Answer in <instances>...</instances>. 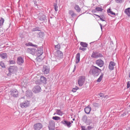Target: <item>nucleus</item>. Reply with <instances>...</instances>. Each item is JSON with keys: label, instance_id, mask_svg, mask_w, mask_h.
I'll list each match as a JSON object with an SVG mask.
<instances>
[{"label": "nucleus", "instance_id": "55", "mask_svg": "<svg viewBox=\"0 0 130 130\" xmlns=\"http://www.w3.org/2000/svg\"><path fill=\"white\" fill-rule=\"evenodd\" d=\"M101 27V30H102V26H101L100 27Z\"/></svg>", "mask_w": 130, "mask_h": 130}, {"label": "nucleus", "instance_id": "40", "mask_svg": "<svg viewBox=\"0 0 130 130\" xmlns=\"http://www.w3.org/2000/svg\"><path fill=\"white\" fill-rule=\"evenodd\" d=\"M0 66H1L3 68H5V65L4 62H3L1 61L0 62Z\"/></svg>", "mask_w": 130, "mask_h": 130}, {"label": "nucleus", "instance_id": "43", "mask_svg": "<svg viewBox=\"0 0 130 130\" xmlns=\"http://www.w3.org/2000/svg\"><path fill=\"white\" fill-rule=\"evenodd\" d=\"M84 47L80 46L79 47V50L82 51H85L86 50V48H84Z\"/></svg>", "mask_w": 130, "mask_h": 130}, {"label": "nucleus", "instance_id": "31", "mask_svg": "<svg viewBox=\"0 0 130 130\" xmlns=\"http://www.w3.org/2000/svg\"><path fill=\"white\" fill-rule=\"evenodd\" d=\"M107 12L108 13H109V14H112V15H115V13L112 12V11L111 10V9H109L108 10H107Z\"/></svg>", "mask_w": 130, "mask_h": 130}, {"label": "nucleus", "instance_id": "27", "mask_svg": "<svg viewBox=\"0 0 130 130\" xmlns=\"http://www.w3.org/2000/svg\"><path fill=\"white\" fill-rule=\"evenodd\" d=\"M56 112L57 114L61 116H62L63 114V112L60 109H56Z\"/></svg>", "mask_w": 130, "mask_h": 130}, {"label": "nucleus", "instance_id": "6", "mask_svg": "<svg viewBox=\"0 0 130 130\" xmlns=\"http://www.w3.org/2000/svg\"><path fill=\"white\" fill-rule=\"evenodd\" d=\"M30 104L29 101H26L20 104V106L22 108H26L28 107Z\"/></svg>", "mask_w": 130, "mask_h": 130}, {"label": "nucleus", "instance_id": "23", "mask_svg": "<svg viewBox=\"0 0 130 130\" xmlns=\"http://www.w3.org/2000/svg\"><path fill=\"white\" fill-rule=\"evenodd\" d=\"M94 15L97 16L98 17H99L100 18V20H101L102 21H105V19H106L105 17L104 16V15H97L96 14H94Z\"/></svg>", "mask_w": 130, "mask_h": 130}, {"label": "nucleus", "instance_id": "53", "mask_svg": "<svg viewBox=\"0 0 130 130\" xmlns=\"http://www.w3.org/2000/svg\"><path fill=\"white\" fill-rule=\"evenodd\" d=\"M3 25L1 23H0V28H1Z\"/></svg>", "mask_w": 130, "mask_h": 130}, {"label": "nucleus", "instance_id": "21", "mask_svg": "<svg viewBox=\"0 0 130 130\" xmlns=\"http://www.w3.org/2000/svg\"><path fill=\"white\" fill-rule=\"evenodd\" d=\"M91 109V108L88 106L87 107H85L84 110L85 112L87 114H89Z\"/></svg>", "mask_w": 130, "mask_h": 130}, {"label": "nucleus", "instance_id": "24", "mask_svg": "<svg viewBox=\"0 0 130 130\" xmlns=\"http://www.w3.org/2000/svg\"><path fill=\"white\" fill-rule=\"evenodd\" d=\"M26 95L27 97H30L32 95V93L30 90H27L26 92Z\"/></svg>", "mask_w": 130, "mask_h": 130}, {"label": "nucleus", "instance_id": "10", "mask_svg": "<svg viewBox=\"0 0 130 130\" xmlns=\"http://www.w3.org/2000/svg\"><path fill=\"white\" fill-rule=\"evenodd\" d=\"M27 52L32 55H35L36 54L37 50L35 48H28L27 50Z\"/></svg>", "mask_w": 130, "mask_h": 130}, {"label": "nucleus", "instance_id": "48", "mask_svg": "<svg viewBox=\"0 0 130 130\" xmlns=\"http://www.w3.org/2000/svg\"><path fill=\"white\" fill-rule=\"evenodd\" d=\"M130 87V81H129L128 82L127 84V88H128Z\"/></svg>", "mask_w": 130, "mask_h": 130}, {"label": "nucleus", "instance_id": "57", "mask_svg": "<svg viewBox=\"0 0 130 130\" xmlns=\"http://www.w3.org/2000/svg\"><path fill=\"white\" fill-rule=\"evenodd\" d=\"M74 119H73V120H74Z\"/></svg>", "mask_w": 130, "mask_h": 130}, {"label": "nucleus", "instance_id": "17", "mask_svg": "<svg viewBox=\"0 0 130 130\" xmlns=\"http://www.w3.org/2000/svg\"><path fill=\"white\" fill-rule=\"evenodd\" d=\"M95 63L101 67L103 66L104 64V61L101 59L97 60L95 62Z\"/></svg>", "mask_w": 130, "mask_h": 130}, {"label": "nucleus", "instance_id": "30", "mask_svg": "<svg viewBox=\"0 0 130 130\" xmlns=\"http://www.w3.org/2000/svg\"><path fill=\"white\" fill-rule=\"evenodd\" d=\"M1 56L3 59L7 58V54L6 53H3L1 55Z\"/></svg>", "mask_w": 130, "mask_h": 130}, {"label": "nucleus", "instance_id": "22", "mask_svg": "<svg viewBox=\"0 0 130 130\" xmlns=\"http://www.w3.org/2000/svg\"><path fill=\"white\" fill-rule=\"evenodd\" d=\"M38 19L41 21H44L45 19V16L43 14L39 16L38 17Z\"/></svg>", "mask_w": 130, "mask_h": 130}, {"label": "nucleus", "instance_id": "49", "mask_svg": "<svg viewBox=\"0 0 130 130\" xmlns=\"http://www.w3.org/2000/svg\"><path fill=\"white\" fill-rule=\"evenodd\" d=\"M56 57H54L52 58V61H57V60L56 58Z\"/></svg>", "mask_w": 130, "mask_h": 130}, {"label": "nucleus", "instance_id": "33", "mask_svg": "<svg viewBox=\"0 0 130 130\" xmlns=\"http://www.w3.org/2000/svg\"><path fill=\"white\" fill-rule=\"evenodd\" d=\"M31 31H40V28L39 27H36L35 28H33L31 29Z\"/></svg>", "mask_w": 130, "mask_h": 130}, {"label": "nucleus", "instance_id": "29", "mask_svg": "<svg viewBox=\"0 0 130 130\" xmlns=\"http://www.w3.org/2000/svg\"><path fill=\"white\" fill-rule=\"evenodd\" d=\"M75 9L77 11L79 12L80 11V9L79 6L77 5H76L74 6Z\"/></svg>", "mask_w": 130, "mask_h": 130}, {"label": "nucleus", "instance_id": "19", "mask_svg": "<svg viewBox=\"0 0 130 130\" xmlns=\"http://www.w3.org/2000/svg\"><path fill=\"white\" fill-rule=\"evenodd\" d=\"M68 13L69 14L71 15V18H74L77 16L76 14L74 13V11L73 10H69Z\"/></svg>", "mask_w": 130, "mask_h": 130}, {"label": "nucleus", "instance_id": "13", "mask_svg": "<svg viewBox=\"0 0 130 130\" xmlns=\"http://www.w3.org/2000/svg\"><path fill=\"white\" fill-rule=\"evenodd\" d=\"M41 89L39 86H35L33 89V91L35 93H37L41 91Z\"/></svg>", "mask_w": 130, "mask_h": 130}, {"label": "nucleus", "instance_id": "41", "mask_svg": "<svg viewBox=\"0 0 130 130\" xmlns=\"http://www.w3.org/2000/svg\"><path fill=\"white\" fill-rule=\"evenodd\" d=\"M55 48L56 50H59L60 48V46L59 44L55 45Z\"/></svg>", "mask_w": 130, "mask_h": 130}, {"label": "nucleus", "instance_id": "18", "mask_svg": "<svg viewBox=\"0 0 130 130\" xmlns=\"http://www.w3.org/2000/svg\"><path fill=\"white\" fill-rule=\"evenodd\" d=\"M24 62V60L21 57H20L17 58V62L18 64L22 65Z\"/></svg>", "mask_w": 130, "mask_h": 130}, {"label": "nucleus", "instance_id": "1", "mask_svg": "<svg viewBox=\"0 0 130 130\" xmlns=\"http://www.w3.org/2000/svg\"><path fill=\"white\" fill-rule=\"evenodd\" d=\"M101 70L93 65L89 71V73L92 74L94 77L98 76L101 71Z\"/></svg>", "mask_w": 130, "mask_h": 130}, {"label": "nucleus", "instance_id": "42", "mask_svg": "<svg viewBox=\"0 0 130 130\" xmlns=\"http://www.w3.org/2000/svg\"><path fill=\"white\" fill-rule=\"evenodd\" d=\"M4 21V19L2 17H0V23H1L3 25Z\"/></svg>", "mask_w": 130, "mask_h": 130}, {"label": "nucleus", "instance_id": "44", "mask_svg": "<svg viewBox=\"0 0 130 130\" xmlns=\"http://www.w3.org/2000/svg\"><path fill=\"white\" fill-rule=\"evenodd\" d=\"M78 88L77 87L75 88H73L72 90V91L73 92H76V90L78 89Z\"/></svg>", "mask_w": 130, "mask_h": 130}, {"label": "nucleus", "instance_id": "36", "mask_svg": "<svg viewBox=\"0 0 130 130\" xmlns=\"http://www.w3.org/2000/svg\"><path fill=\"white\" fill-rule=\"evenodd\" d=\"M52 119L55 120H58L59 119H60V118L59 117L57 116H53L52 117Z\"/></svg>", "mask_w": 130, "mask_h": 130}, {"label": "nucleus", "instance_id": "50", "mask_svg": "<svg viewBox=\"0 0 130 130\" xmlns=\"http://www.w3.org/2000/svg\"><path fill=\"white\" fill-rule=\"evenodd\" d=\"M92 127H91L90 126H88L87 127V129L89 130H90L92 129Z\"/></svg>", "mask_w": 130, "mask_h": 130}, {"label": "nucleus", "instance_id": "11", "mask_svg": "<svg viewBox=\"0 0 130 130\" xmlns=\"http://www.w3.org/2000/svg\"><path fill=\"white\" fill-rule=\"evenodd\" d=\"M56 57L58 59H60L63 58V53L62 52L59 50H58L56 51Z\"/></svg>", "mask_w": 130, "mask_h": 130}, {"label": "nucleus", "instance_id": "45", "mask_svg": "<svg viewBox=\"0 0 130 130\" xmlns=\"http://www.w3.org/2000/svg\"><path fill=\"white\" fill-rule=\"evenodd\" d=\"M81 130H87V129L85 126H81Z\"/></svg>", "mask_w": 130, "mask_h": 130}, {"label": "nucleus", "instance_id": "20", "mask_svg": "<svg viewBox=\"0 0 130 130\" xmlns=\"http://www.w3.org/2000/svg\"><path fill=\"white\" fill-rule=\"evenodd\" d=\"M82 120L87 124H89L90 122H88L87 116L85 115L83 116L82 118Z\"/></svg>", "mask_w": 130, "mask_h": 130}, {"label": "nucleus", "instance_id": "47", "mask_svg": "<svg viewBox=\"0 0 130 130\" xmlns=\"http://www.w3.org/2000/svg\"><path fill=\"white\" fill-rule=\"evenodd\" d=\"M116 2L118 3H121L122 2L123 0H115Z\"/></svg>", "mask_w": 130, "mask_h": 130}, {"label": "nucleus", "instance_id": "26", "mask_svg": "<svg viewBox=\"0 0 130 130\" xmlns=\"http://www.w3.org/2000/svg\"><path fill=\"white\" fill-rule=\"evenodd\" d=\"M124 12L128 16H130V8H128L125 9Z\"/></svg>", "mask_w": 130, "mask_h": 130}, {"label": "nucleus", "instance_id": "4", "mask_svg": "<svg viewBox=\"0 0 130 130\" xmlns=\"http://www.w3.org/2000/svg\"><path fill=\"white\" fill-rule=\"evenodd\" d=\"M103 55L102 54L99 53L98 52H93L91 56V57L95 58L103 57Z\"/></svg>", "mask_w": 130, "mask_h": 130}, {"label": "nucleus", "instance_id": "14", "mask_svg": "<svg viewBox=\"0 0 130 130\" xmlns=\"http://www.w3.org/2000/svg\"><path fill=\"white\" fill-rule=\"evenodd\" d=\"M11 95L14 97H17L18 96V92L16 89L12 90L11 91Z\"/></svg>", "mask_w": 130, "mask_h": 130}, {"label": "nucleus", "instance_id": "35", "mask_svg": "<svg viewBox=\"0 0 130 130\" xmlns=\"http://www.w3.org/2000/svg\"><path fill=\"white\" fill-rule=\"evenodd\" d=\"M103 74H101L100 76V77H99V78L97 80V81L98 82H100L102 79V78H103Z\"/></svg>", "mask_w": 130, "mask_h": 130}, {"label": "nucleus", "instance_id": "32", "mask_svg": "<svg viewBox=\"0 0 130 130\" xmlns=\"http://www.w3.org/2000/svg\"><path fill=\"white\" fill-rule=\"evenodd\" d=\"M9 64H14L15 63V60H9L8 61Z\"/></svg>", "mask_w": 130, "mask_h": 130}, {"label": "nucleus", "instance_id": "9", "mask_svg": "<svg viewBox=\"0 0 130 130\" xmlns=\"http://www.w3.org/2000/svg\"><path fill=\"white\" fill-rule=\"evenodd\" d=\"M17 67L15 66H10L9 68V72L13 73L15 72L17 69Z\"/></svg>", "mask_w": 130, "mask_h": 130}, {"label": "nucleus", "instance_id": "59", "mask_svg": "<svg viewBox=\"0 0 130 130\" xmlns=\"http://www.w3.org/2000/svg\"><path fill=\"white\" fill-rule=\"evenodd\" d=\"M129 129H130V128H129Z\"/></svg>", "mask_w": 130, "mask_h": 130}, {"label": "nucleus", "instance_id": "58", "mask_svg": "<svg viewBox=\"0 0 130 130\" xmlns=\"http://www.w3.org/2000/svg\"><path fill=\"white\" fill-rule=\"evenodd\" d=\"M55 113L54 114V115H55Z\"/></svg>", "mask_w": 130, "mask_h": 130}, {"label": "nucleus", "instance_id": "38", "mask_svg": "<svg viewBox=\"0 0 130 130\" xmlns=\"http://www.w3.org/2000/svg\"><path fill=\"white\" fill-rule=\"evenodd\" d=\"M95 10L98 12L102 11L103 10V9L100 7H97L95 8Z\"/></svg>", "mask_w": 130, "mask_h": 130}, {"label": "nucleus", "instance_id": "51", "mask_svg": "<svg viewBox=\"0 0 130 130\" xmlns=\"http://www.w3.org/2000/svg\"><path fill=\"white\" fill-rule=\"evenodd\" d=\"M99 95L100 97H102V96H103L104 95V94H103V93H100L99 94Z\"/></svg>", "mask_w": 130, "mask_h": 130}, {"label": "nucleus", "instance_id": "46", "mask_svg": "<svg viewBox=\"0 0 130 130\" xmlns=\"http://www.w3.org/2000/svg\"><path fill=\"white\" fill-rule=\"evenodd\" d=\"M93 105L95 107H98L99 106V105L97 103H95L93 104Z\"/></svg>", "mask_w": 130, "mask_h": 130}, {"label": "nucleus", "instance_id": "52", "mask_svg": "<svg viewBox=\"0 0 130 130\" xmlns=\"http://www.w3.org/2000/svg\"><path fill=\"white\" fill-rule=\"evenodd\" d=\"M75 69H76V66H75V65L74 67V68L73 70V72H74L75 71Z\"/></svg>", "mask_w": 130, "mask_h": 130}, {"label": "nucleus", "instance_id": "7", "mask_svg": "<svg viewBox=\"0 0 130 130\" xmlns=\"http://www.w3.org/2000/svg\"><path fill=\"white\" fill-rule=\"evenodd\" d=\"M43 127L41 123H38L35 124L34 126V129L35 130H40Z\"/></svg>", "mask_w": 130, "mask_h": 130}, {"label": "nucleus", "instance_id": "37", "mask_svg": "<svg viewBox=\"0 0 130 130\" xmlns=\"http://www.w3.org/2000/svg\"><path fill=\"white\" fill-rule=\"evenodd\" d=\"M54 6L55 11H57L58 10V7L57 6V4L56 3H54Z\"/></svg>", "mask_w": 130, "mask_h": 130}, {"label": "nucleus", "instance_id": "54", "mask_svg": "<svg viewBox=\"0 0 130 130\" xmlns=\"http://www.w3.org/2000/svg\"><path fill=\"white\" fill-rule=\"evenodd\" d=\"M99 24L100 27L102 26V24L101 23H100Z\"/></svg>", "mask_w": 130, "mask_h": 130}, {"label": "nucleus", "instance_id": "3", "mask_svg": "<svg viewBox=\"0 0 130 130\" xmlns=\"http://www.w3.org/2000/svg\"><path fill=\"white\" fill-rule=\"evenodd\" d=\"M48 127L49 130H54L55 128V124L54 121L53 120L50 121Z\"/></svg>", "mask_w": 130, "mask_h": 130}, {"label": "nucleus", "instance_id": "28", "mask_svg": "<svg viewBox=\"0 0 130 130\" xmlns=\"http://www.w3.org/2000/svg\"><path fill=\"white\" fill-rule=\"evenodd\" d=\"M81 46L84 47H87L88 46V44L85 42H81L80 43Z\"/></svg>", "mask_w": 130, "mask_h": 130}, {"label": "nucleus", "instance_id": "2", "mask_svg": "<svg viewBox=\"0 0 130 130\" xmlns=\"http://www.w3.org/2000/svg\"><path fill=\"white\" fill-rule=\"evenodd\" d=\"M85 80L84 76H81L79 77L78 80V83L79 86H82L84 84Z\"/></svg>", "mask_w": 130, "mask_h": 130}, {"label": "nucleus", "instance_id": "15", "mask_svg": "<svg viewBox=\"0 0 130 130\" xmlns=\"http://www.w3.org/2000/svg\"><path fill=\"white\" fill-rule=\"evenodd\" d=\"M116 65V63L112 61L109 62L108 68L110 70H112L114 69V66Z\"/></svg>", "mask_w": 130, "mask_h": 130}, {"label": "nucleus", "instance_id": "56", "mask_svg": "<svg viewBox=\"0 0 130 130\" xmlns=\"http://www.w3.org/2000/svg\"><path fill=\"white\" fill-rule=\"evenodd\" d=\"M22 98V99H24V97H22V98Z\"/></svg>", "mask_w": 130, "mask_h": 130}, {"label": "nucleus", "instance_id": "8", "mask_svg": "<svg viewBox=\"0 0 130 130\" xmlns=\"http://www.w3.org/2000/svg\"><path fill=\"white\" fill-rule=\"evenodd\" d=\"M43 53V47L41 46L39 47L38 48L37 50L36 55L38 56H40Z\"/></svg>", "mask_w": 130, "mask_h": 130}, {"label": "nucleus", "instance_id": "12", "mask_svg": "<svg viewBox=\"0 0 130 130\" xmlns=\"http://www.w3.org/2000/svg\"><path fill=\"white\" fill-rule=\"evenodd\" d=\"M61 123L65 126H67L68 127H70L71 126V122L67 120H63L61 121Z\"/></svg>", "mask_w": 130, "mask_h": 130}, {"label": "nucleus", "instance_id": "34", "mask_svg": "<svg viewBox=\"0 0 130 130\" xmlns=\"http://www.w3.org/2000/svg\"><path fill=\"white\" fill-rule=\"evenodd\" d=\"M28 46H34L35 47H38V46L37 45H34L31 42H29L28 43Z\"/></svg>", "mask_w": 130, "mask_h": 130}, {"label": "nucleus", "instance_id": "16", "mask_svg": "<svg viewBox=\"0 0 130 130\" xmlns=\"http://www.w3.org/2000/svg\"><path fill=\"white\" fill-rule=\"evenodd\" d=\"M47 81L46 78L43 76H41L40 77V82H39L37 83L38 84H40V83H43L44 84H45L46 83Z\"/></svg>", "mask_w": 130, "mask_h": 130}, {"label": "nucleus", "instance_id": "39", "mask_svg": "<svg viewBox=\"0 0 130 130\" xmlns=\"http://www.w3.org/2000/svg\"><path fill=\"white\" fill-rule=\"evenodd\" d=\"M38 35L40 37H43L44 36V33L43 32H41L38 33Z\"/></svg>", "mask_w": 130, "mask_h": 130}, {"label": "nucleus", "instance_id": "5", "mask_svg": "<svg viewBox=\"0 0 130 130\" xmlns=\"http://www.w3.org/2000/svg\"><path fill=\"white\" fill-rule=\"evenodd\" d=\"M42 71L44 74H47L49 73L50 68L47 66H44Z\"/></svg>", "mask_w": 130, "mask_h": 130}, {"label": "nucleus", "instance_id": "25", "mask_svg": "<svg viewBox=\"0 0 130 130\" xmlns=\"http://www.w3.org/2000/svg\"><path fill=\"white\" fill-rule=\"evenodd\" d=\"M80 54L79 53H78L76 55V61L75 63L77 64L80 61Z\"/></svg>", "mask_w": 130, "mask_h": 130}]
</instances>
